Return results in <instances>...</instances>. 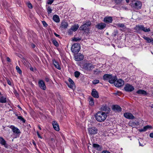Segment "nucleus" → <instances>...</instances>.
<instances>
[{
	"instance_id": "obj_25",
	"label": "nucleus",
	"mask_w": 153,
	"mask_h": 153,
	"mask_svg": "<svg viewBox=\"0 0 153 153\" xmlns=\"http://www.w3.org/2000/svg\"><path fill=\"white\" fill-rule=\"evenodd\" d=\"M143 38L146 40L148 43H152V44H153V38H150L146 36H143Z\"/></svg>"
},
{
	"instance_id": "obj_51",
	"label": "nucleus",
	"mask_w": 153,
	"mask_h": 153,
	"mask_svg": "<svg viewBox=\"0 0 153 153\" xmlns=\"http://www.w3.org/2000/svg\"><path fill=\"white\" fill-rule=\"evenodd\" d=\"M31 46L32 48H34L36 46L34 44L32 43L31 44Z\"/></svg>"
},
{
	"instance_id": "obj_8",
	"label": "nucleus",
	"mask_w": 153,
	"mask_h": 153,
	"mask_svg": "<svg viewBox=\"0 0 153 153\" xmlns=\"http://www.w3.org/2000/svg\"><path fill=\"white\" fill-rule=\"evenodd\" d=\"M114 84L117 87H121L124 85V82L121 79H117L114 82Z\"/></svg>"
},
{
	"instance_id": "obj_42",
	"label": "nucleus",
	"mask_w": 153,
	"mask_h": 153,
	"mask_svg": "<svg viewBox=\"0 0 153 153\" xmlns=\"http://www.w3.org/2000/svg\"><path fill=\"white\" fill-rule=\"evenodd\" d=\"M81 39L79 37H78V38L74 37L73 39L72 40L73 41L77 42V41L80 40Z\"/></svg>"
},
{
	"instance_id": "obj_54",
	"label": "nucleus",
	"mask_w": 153,
	"mask_h": 153,
	"mask_svg": "<svg viewBox=\"0 0 153 153\" xmlns=\"http://www.w3.org/2000/svg\"><path fill=\"white\" fill-rule=\"evenodd\" d=\"M54 35L57 37H59V36H60V35L57 34L56 33H54Z\"/></svg>"
},
{
	"instance_id": "obj_39",
	"label": "nucleus",
	"mask_w": 153,
	"mask_h": 153,
	"mask_svg": "<svg viewBox=\"0 0 153 153\" xmlns=\"http://www.w3.org/2000/svg\"><path fill=\"white\" fill-rule=\"evenodd\" d=\"M117 26L120 27H124L125 25L123 24L118 23L117 24Z\"/></svg>"
},
{
	"instance_id": "obj_24",
	"label": "nucleus",
	"mask_w": 153,
	"mask_h": 153,
	"mask_svg": "<svg viewBox=\"0 0 153 153\" xmlns=\"http://www.w3.org/2000/svg\"><path fill=\"white\" fill-rule=\"evenodd\" d=\"M152 128V127L151 126L147 125L145 126L143 128L139 129V131L140 132L145 131L148 129H151Z\"/></svg>"
},
{
	"instance_id": "obj_9",
	"label": "nucleus",
	"mask_w": 153,
	"mask_h": 153,
	"mask_svg": "<svg viewBox=\"0 0 153 153\" xmlns=\"http://www.w3.org/2000/svg\"><path fill=\"white\" fill-rule=\"evenodd\" d=\"M134 2V11L140 9L142 7L141 2L138 1H135V0Z\"/></svg>"
},
{
	"instance_id": "obj_64",
	"label": "nucleus",
	"mask_w": 153,
	"mask_h": 153,
	"mask_svg": "<svg viewBox=\"0 0 153 153\" xmlns=\"http://www.w3.org/2000/svg\"><path fill=\"white\" fill-rule=\"evenodd\" d=\"M33 143L34 145H36V143H34V142H33Z\"/></svg>"
},
{
	"instance_id": "obj_30",
	"label": "nucleus",
	"mask_w": 153,
	"mask_h": 153,
	"mask_svg": "<svg viewBox=\"0 0 153 153\" xmlns=\"http://www.w3.org/2000/svg\"><path fill=\"white\" fill-rule=\"evenodd\" d=\"M79 27V26L78 24H76L73 25L71 28L74 31H75L77 30Z\"/></svg>"
},
{
	"instance_id": "obj_7",
	"label": "nucleus",
	"mask_w": 153,
	"mask_h": 153,
	"mask_svg": "<svg viewBox=\"0 0 153 153\" xmlns=\"http://www.w3.org/2000/svg\"><path fill=\"white\" fill-rule=\"evenodd\" d=\"M88 133L90 135H94L96 134L98 130L95 127H93L88 128Z\"/></svg>"
},
{
	"instance_id": "obj_48",
	"label": "nucleus",
	"mask_w": 153,
	"mask_h": 153,
	"mask_svg": "<svg viewBox=\"0 0 153 153\" xmlns=\"http://www.w3.org/2000/svg\"><path fill=\"white\" fill-rule=\"evenodd\" d=\"M118 33V31L117 30L114 31L113 33V35L114 36H115Z\"/></svg>"
},
{
	"instance_id": "obj_21",
	"label": "nucleus",
	"mask_w": 153,
	"mask_h": 153,
	"mask_svg": "<svg viewBox=\"0 0 153 153\" xmlns=\"http://www.w3.org/2000/svg\"><path fill=\"white\" fill-rule=\"evenodd\" d=\"M91 95L94 98H98L99 97L98 93L95 89H93L91 92Z\"/></svg>"
},
{
	"instance_id": "obj_59",
	"label": "nucleus",
	"mask_w": 153,
	"mask_h": 153,
	"mask_svg": "<svg viewBox=\"0 0 153 153\" xmlns=\"http://www.w3.org/2000/svg\"><path fill=\"white\" fill-rule=\"evenodd\" d=\"M18 107L19 108H20L21 109H22L20 107V106L19 105H18Z\"/></svg>"
},
{
	"instance_id": "obj_61",
	"label": "nucleus",
	"mask_w": 153,
	"mask_h": 153,
	"mask_svg": "<svg viewBox=\"0 0 153 153\" xmlns=\"http://www.w3.org/2000/svg\"><path fill=\"white\" fill-rule=\"evenodd\" d=\"M33 68H30V70L32 71H33Z\"/></svg>"
},
{
	"instance_id": "obj_63",
	"label": "nucleus",
	"mask_w": 153,
	"mask_h": 153,
	"mask_svg": "<svg viewBox=\"0 0 153 153\" xmlns=\"http://www.w3.org/2000/svg\"><path fill=\"white\" fill-rule=\"evenodd\" d=\"M126 0L127 2H129V0Z\"/></svg>"
},
{
	"instance_id": "obj_56",
	"label": "nucleus",
	"mask_w": 153,
	"mask_h": 153,
	"mask_svg": "<svg viewBox=\"0 0 153 153\" xmlns=\"http://www.w3.org/2000/svg\"><path fill=\"white\" fill-rule=\"evenodd\" d=\"M37 134L39 138H42L41 137V136L40 134L38 132H37Z\"/></svg>"
},
{
	"instance_id": "obj_49",
	"label": "nucleus",
	"mask_w": 153,
	"mask_h": 153,
	"mask_svg": "<svg viewBox=\"0 0 153 153\" xmlns=\"http://www.w3.org/2000/svg\"><path fill=\"white\" fill-rule=\"evenodd\" d=\"M102 153H111L109 152L107 150H104L102 151Z\"/></svg>"
},
{
	"instance_id": "obj_38",
	"label": "nucleus",
	"mask_w": 153,
	"mask_h": 153,
	"mask_svg": "<svg viewBox=\"0 0 153 153\" xmlns=\"http://www.w3.org/2000/svg\"><path fill=\"white\" fill-rule=\"evenodd\" d=\"M47 12L48 14H50L52 13V10L51 8L50 7L48 6L47 9Z\"/></svg>"
},
{
	"instance_id": "obj_36",
	"label": "nucleus",
	"mask_w": 153,
	"mask_h": 153,
	"mask_svg": "<svg viewBox=\"0 0 153 153\" xmlns=\"http://www.w3.org/2000/svg\"><path fill=\"white\" fill-rule=\"evenodd\" d=\"M80 75V73L78 71H76L74 72V76H75L76 78L78 77Z\"/></svg>"
},
{
	"instance_id": "obj_29",
	"label": "nucleus",
	"mask_w": 153,
	"mask_h": 153,
	"mask_svg": "<svg viewBox=\"0 0 153 153\" xmlns=\"http://www.w3.org/2000/svg\"><path fill=\"white\" fill-rule=\"evenodd\" d=\"M0 143L2 145H4L5 147H6L7 145L6 141L2 137H0Z\"/></svg>"
},
{
	"instance_id": "obj_16",
	"label": "nucleus",
	"mask_w": 153,
	"mask_h": 153,
	"mask_svg": "<svg viewBox=\"0 0 153 153\" xmlns=\"http://www.w3.org/2000/svg\"><path fill=\"white\" fill-rule=\"evenodd\" d=\"M112 20V18L111 16H106L104 19V22L107 23H111Z\"/></svg>"
},
{
	"instance_id": "obj_60",
	"label": "nucleus",
	"mask_w": 153,
	"mask_h": 153,
	"mask_svg": "<svg viewBox=\"0 0 153 153\" xmlns=\"http://www.w3.org/2000/svg\"><path fill=\"white\" fill-rule=\"evenodd\" d=\"M38 127L40 130H41V128L39 126H38Z\"/></svg>"
},
{
	"instance_id": "obj_34",
	"label": "nucleus",
	"mask_w": 153,
	"mask_h": 153,
	"mask_svg": "<svg viewBox=\"0 0 153 153\" xmlns=\"http://www.w3.org/2000/svg\"><path fill=\"white\" fill-rule=\"evenodd\" d=\"M89 104L91 105H93L94 104V100L92 97H91L90 98Z\"/></svg>"
},
{
	"instance_id": "obj_53",
	"label": "nucleus",
	"mask_w": 153,
	"mask_h": 153,
	"mask_svg": "<svg viewBox=\"0 0 153 153\" xmlns=\"http://www.w3.org/2000/svg\"><path fill=\"white\" fill-rule=\"evenodd\" d=\"M149 136L153 138V133H151L150 134Z\"/></svg>"
},
{
	"instance_id": "obj_4",
	"label": "nucleus",
	"mask_w": 153,
	"mask_h": 153,
	"mask_svg": "<svg viewBox=\"0 0 153 153\" xmlns=\"http://www.w3.org/2000/svg\"><path fill=\"white\" fill-rule=\"evenodd\" d=\"M80 49V45L79 43H75L72 45L71 50L73 53L76 54L78 53Z\"/></svg>"
},
{
	"instance_id": "obj_12",
	"label": "nucleus",
	"mask_w": 153,
	"mask_h": 153,
	"mask_svg": "<svg viewBox=\"0 0 153 153\" xmlns=\"http://www.w3.org/2000/svg\"><path fill=\"white\" fill-rule=\"evenodd\" d=\"M38 84L39 87L43 90L46 89V86L44 82L42 80H40L38 82Z\"/></svg>"
},
{
	"instance_id": "obj_40",
	"label": "nucleus",
	"mask_w": 153,
	"mask_h": 153,
	"mask_svg": "<svg viewBox=\"0 0 153 153\" xmlns=\"http://www.w3.org/2000/svg\"><path fill=\"white\" fill-rule=\"evenodd\" d=\"M16 69L17 70V72H18L19 74H21L22 73V71L20 69L19 67L18 66H17L16 67Z\"/></svg>"
},
{
	"instance_id": "obj_18",
	"label": "nucleus",
	"mask_w": 153,
	"mask_h": 153,
	"mask_svg": "<svg viewBox=\"0 0 153 153\" xmlns=\"http://www.w3.org/2000/svg\"><path fill=\"white\" fill-rule=\"evenodd\" d=\"M52 125L53 128L56 131H59V126L56 121H53V122Z\"/></svg>"
},
{
	"instance_id": "obj_46",
	"label": "nucleus",
	"mask_w": 153,
	"mask_h": 153,
	"mask_svg": "<svg viewBox=\"0 0 153 153\" xmlns=\"http://www.w3.org/2000/svg\"><path fill=\"white\" fill-rule=\"evenodd\" d=\"M53 1L54 0H49L47 1V3L49 4H51L53 2Z\"/></svg>"
},
{
	"instance_id": "obj_28",
	"label": "nucleus",
	"mask_w": 153,
	"mask_h": 153,
	"mask_svg": "<svg viewBox=\"0 0 153 153\" xmlns=\"http://www.w3.org/2000/svg\"><path fill=\"white\" fill-rule=\"evenodd\" d=\"M137 93L139 94H142L144 96L147 95V93L145 91L143 90H139L137 91Z\"/></svg>"
},
{
	"instance_id": "obj_26",
	"label": "nucleus",
	"mask_w": 153,
	"mask_h": 153,
	"mask_svg": "<svg viewBox=\"0 0 153 153\" xmlns=\"http://www.w3.org/2000/svg\"><path fill=\"white\" fill-rule=\"evenodd\" d=\"M117 80V78L116 77L112 76L111 75V78H110V79H109L108 82L110 83H114V82Z\"/></svg>"
},
{
	"instance_id": "obj_45",
	"label": "nucleus",
	"mask_w": 153,
	"mask_h": 153,
	"mask_svg": "<svg viewBox=\"0 0 153 153\" xmlns=\"http://www.w3.org/2000/svg\"><path fill=\"white\" fill-rule=\"evenodd\" d=\"M27 5L28 7L29 8L31 9L33 8L32 5L30 3V2L28 3L27 4Z\"/></svg>"
},
{
	"instance_id": "obj_23",
	"label": "nucleus",
	"mask_w": 153,
	"mask_h": 153,
	"mask_svg": "<svg viewBox=\"0 0 153 153\" xmlns=\"http://www.w3.org/2000/svg\"><path fill=\"white\" fill-rule=\"evenodd\" d=\"M68 81L69 83L68 84V87L71 88H73L74 85L73 81L70 78H69Z\"/></svg>"
},
{
	"instance_id": "obj_20",
	"label": "nucleus",
	"mask_w": 153,
	"mask_h": 153,
	"mask_svg": "<svg viewBox=\"0 0 153 153\" xmlns=\"http://www.w3.org/2000/svg\"><path fill=\"white\" fill-rule=\"evenodd\" d=\"M68 26V23L65 21H62L60 27L62 29H66Z\"/></svg>"
},
{
	"instance_id": "obj_19",
	"label": "nucleus",
	"mask_w": 153,
	"mask_h": 153,
	"mask_svg": "<svg viewBox=\"0 0 153 153\" xmlns=\"http://www.w3.org/2000/svg\"><path fill=\"white\" fill-rule=\"evenodd\" d=\"M124 116L125 118L130 119H133L134 117V116L132 114L128 112L124 113Z\"/></svg>"
},
{
	"instance_id": "obj_33",
	"label": "nucleus",
	"mask_w": 153,
	"mask_h": 153,
	"mask_svg": "<svg viewBox=\"0 0 153 153\" xmlns=\"http://www.w3.org/2000/svg\"><path fill=\"white\" fill-rule=\"evenodd\" d=\"M52 42L53 45L56 47L59 46V44L57 42L55 39L52 40Z\"/></svg>"
},
{
	"instance_id": "obj_22",
	"label": "nucleus",
	"mask_w": 153,
	"mask_h": 153,
	"mask_svg": "<svg viewBox=\"0 0 153 153\" xmlns=\"http://www.w3.org/2000/svg\"><path fill=\"white\" fill-rule=\"evenodd\" d=\"M93 147L99 151L102 150L103 149L102 146H100L98 144L96 143L93 144Z\"/></svg>"
},
{
	"instance_id": "obj_10",
	"label": "nucleus",
	"mask_w": 153,
	"mask_h": 153,
	"mask_svg": "<svg viewBox=\"0 0 153 153\" xmlns=\"http://www.w3.org/2000/svg\"><path fill=\"white\" fill-rule=\"evenodd\" d=\"M124 89L126 91L131 92L133 90L134 88L132 85L129 84H127L125 85Z\"/></svg>"
},
{
	"instance_id": "obj_35",
	"label": "nucleus",
	"mask_w": 153,
	"mask_h": 153,
	"mask_svg": "<svg viewBox=\"0 0 153 153\" xmlns=\"http://www.w3.org/2000/svg\"><path fill=\"white\" fill-rule=\"evenodd\" d=\"M17 118H18V119L20 120L21 121H22L23 123H25V120L23 118V117H22L21 116H18Z\"/></svg>"
},
{
	"instance_id": "obj_43",
	"label": "nucleus",
	"mask_w": 153,
	"mask_h": 153,
	"mask_svg": "<svg viewBox=\"0 0 153 153\" xmlns=\"http://www.w3.org/2000/svg\"><path fill=\"white\" fill-rule=\"evenodd\" d=\"M13 92L14 94H15V96L16 97H19V94L18 93V92H17V91H16V90H14L13 91Z\"/></svg>"
},
{
	"instance_id": "obj_52",
	"label": "nucleus",
	"mask_w": 153,
	"mask_h": 153,
	"mask_svg": "<svg viewBox=\"0 0 153 153\" xmlns=\"http://www.w3.org/2000/svg\"><path fill=\"white\" fill-rule=\"evenodd\" d=\"M49 79L47 77H46L45 78V81L46 82H49Z\"/></svg>"
},
{
	"instance_id": "obj_17",
	"label": "nucleus",
	"mask_w": 153,
	"mask_h": 153,
	"mask_svg": "<svg viewBox=\"0 0 153 153\" xmlns=\"http://www.w3.org/2000/svg\"><path fill=\"white\" fill-rule=\"evenodd\" d=\"M10 128L12 129V131L14 133L17 134L20 133L21 132L19 130L17 127H15L14 126H11Z\"/></svg>"
},
{
	"instance_id": "obj_44",
	"label": "nucleus",
	"mask_w": 153,
	"mask_h": 153,
	"mask_svg": "<svg viewBox=\"0 0 153 153\" xmlns=\"http://www.w3.org/2000/svg\"><path fill=\"white\" fill-rule=\"evenodd\" d=\"M74 31L72 30L71 28L70 29H69L68 30V34L71 35L73 33V31Z\"/></svg>"
},
{
	"instance_id": "obj_11",
	"label": "nucleus",
	"mask_w": 153,
	"mask_h": 153,
	"mask_svg": "<svg viewBox=\"0 0 153 153\" xmlns=\"http://www.w3.org/2000/svg\"><path fill=\"white\" fill-rule=\"evenodd\" d=\"M112 109L113 111L116 112H119L121 111V108L120 106L115 105L112 106Z\"/></svg>"
},
{
	"instance_id": "obj_50",
	"label": "nucleus",
	"mask_w": 153,
	"mask_h": 153,
	"mask_svg": "<svg viewBox=\"0 0 153 153\" xmlns=\"http://www.w3.org/2000/svg\"><path fill=\"white\" fill-rule=\"evenodd\" d=\"M7 81L8 84L10 85H11V82L10 81V80L9 79H7Z\"/></svg>"
},
{
	"instance_id": "obj_32",
	"label": "nucleus",
	"mask_w": 153,
	"mask_h": 153,
	"mask_svg": "<svg viewBox=\"0 0 153 153\" xmlns=\"http://www.w3.org/2000/svg\"><path fill=\"white\" fill-rule=\"evenodd\" d=\"M53 64L55 67L59 70H60L61 68L58 63L56 62V60H54L53 61Z\"/></svg>"
},
{
	"instance_id": "obj_15",
	"label": "nucleus",
	"mask_w": 153,
	"mask_h": 153,
	"mask_svg": "<svg viewBox=\"0 0 153 153\" xmlns=\"http://www.w3.org/2000/svg\"><path fill=\"white\" fill-rule=\"evenodd\" d=\"M106 26L105 24L101 22L98 24L96 25V27L99 29L102 30Z\"/></svg>"
},
{
	"instance_id": "obj_55",
	"label": "nucleus",
	"mask_w": 153,
	"mask_h": 153,
	"mask_svg": "<svg viewBox=\"0 0 153 153\" xmlns=\"http://www.w3.org/2000/svg\"><path fill=\"white\" fill-rule=\"evenodd\" d=\"M7 60L8 62H10V59L9 57H7Z\"/></svg>"
},
{
	"instance_id": "obj_41",
	"label": "nucleus",
	"mask_w": 153,
	"mask_h": 153,
	"mask_svg": "<svg viewBox=\"0 0 153 153\" xmlns=\"http://www.w3.org/2000/svg\"><path fill=\"white\" fill-rule=\"evenodd\" d=\"M99 80L98 79H95L92 81V83L93 84L95 85L99 83Z\"/></svg>"
},
{
	"instance_id": "obj_2",
	"label": "nucleus",
	"mask_w": 153,
	"mask_h": 153,
	"mask_svg": "<svg viewBox=\"0 0 153 153\" xmlns=\"http://www.w3.org/2000/svg\"><path fill=\"white\" fill-rule=\"evenodd\" d=\"M91 25V22L89 20H86L83 22V24L80 27L79 29L80 30L85 32L88 31L89 30L88 27L90 26Z\"/></svg>"
},
{
	"instance_id": "obj_62",
	"label": "nucleus",
	"mask_w": 153,
	"mask_h": 153,
	"mask_svg": "<svg viewBox=\"0 0 153 153\" xmlns=\"http://www.w3.org/2000/svg\"><path fill=\"white\" fill-rule=\"evenodd\" d=\"M51 140H52V141H53V140H54V139L53 138H51Z\"/></svg>"
},
{
	"instance_id": "obj_13",
	"label": "nucleus",
	"mask_w": 153,
	"mask_h": 153,
	"mask_svg": "<svg viewBox=\"0 0 153 153\" xmlns=\"http://www.w3.org/2000/svg\"><path fill=\"white\" fill-rule=\"evenodd\" d=\"M75 60L76 61H80L84 59V56L80 53L78 54L74 57Z\"/></svg>"
},
{
	"instance_id": "obj_57",
	"label": "nucleus",
	"mask_w": 153,
	"mask_h": 153,
	"mask_svg": "<svg viewBox=\"0 0 153 153\" xmlns=\"http://www.w3.org/2000/svg\"><path fill=\"white\" fill-rule=\"evenodd\" d=\"M129 126H132L133 125H132V123L131 122H129Z\"/></svg>"
},
{
	"instance_id": "obj_6",
	"label": "nucleus",
	"mask_w": 153,
	"mask_h": 153,
	"mask_svg": "<svg viewBox=\"0 0 153 153\" xmlns=\"http://www.w3.org/2000/svg\"><path fill=\"white\" fill-rule=\"evenodd\" d=\"M84 67L86 70L91 71L94 68V66L91 63H87L84 64Z\"/></svg>"
},
{
	"instance_id": "obj_1",
	"label": "nucleus",
	"mask_w": 153,
	"mask_h": 153,
	"mask_svg": "<svg viewBox=\"0 0 153 153\" xmlns=\"http://www.w3.org/2000/svg\"><path fill=\"white\" fill-rule=\"evenodd\" d=\"M107 117V114L102 111L98 112L95 115L96 120L99 122L104 121Z\"/></svg>"
},
{
	"instance_id": "obj_47",
	"label": "nucleus",
	"mask_w": 153,
	"mask_h": 153,
	"mask_svg": "<svg viewBox=\"0 0 153 153\" xmlns=\"http://www.w3.org/2000/svg\"><path fill=\"white\" fill-rule=\"evenodd\" d=\"M42 23L44 26L47 27L48 26V25L47 24L46 22L44 21H42Z\"/></svg>"
},
{
	"instance_id": "obj_14",
	"label": "nucleus",
	"mask_w": 153,
	"mask_h": 153,
	"mask_svg": "<svg viewBox=\"0 0 153 153\" xmlns=\"http://www.w3.org/2000/svg\"><path fill=\"white\" fill-rule=\"evenodd\" d=\"M110 108L107 106L106 105H103L101 108V111H104L105 112V113H108L109 111Z\"/></svg>"
},
{
	"instance_id": "obj_5",
	"label": "nucleus",
	"mask_w": 153,
	"mask_h": 153,
	"mask_svg": "<svg viewBox=\"0 0 153 153\" xmlns=\"http://www.w3.org/2000/svg\"><path fill=\"white\" fill-rule=\"evenodd\" d=\"M134 29H135L137 31L138 30H141L145 32H149L150 31V29L149 28H147L145 27L142 25H136L134 27Z\"/></svg>"
},
{
	"instance_id": "obj_3",
	"label": "nucleus",
	"mask_w": 153,
	"mask_h": 153,
	"mask_svg": "<svg viewBox=\"0 0 153 153\" xmlns=\"http://www.w3.org/2000/svg\"><path fill=\"white\" fill-rule=\"evenodd\" d=\"M138 114H135V117H134V125L137 126V127H140L143 125V120L139 117Z\"/></svg>"
},
{
	"instance_id": "obj_27",
	"label": "nucleus",
	"mask_w": 153,
	"mask_h": 153,
	"mask_svg": "<svg viewBox=\"0 0 153 153\" xmlns=\"http://www.w3.org/2000/svg\"><path fill=\"white\" fill-rule=\"evenodd\" d=\"M111 74H105L103 76V79L105 80H108L110 78H111Z\"/></svg>"
},
{
	"instance_id": "obj_31",
	"label": "nucleus",
	"mask_w": 153,
	"mask_h": 153,
	"mask_svg": "<svg viewBox=\"0 0 153 153\" xmlns=\"http://www.w3.org/2000/svg\"><path fill=\"white\" fill-rule=\"evenodd\" d=\"M53 20L56 22H59L60 21V19L59 16L56 15H54L53 17Z\"/></svg>"
},
{
	"instance_id": "obj_37",
	"label": "nucleus",
	"mask_w": 153,
	"mask_h": 153,
	"mask_svg": "<svg viewBox=\"0 0 153 153\" xmlns=\"http://www.w3.org/2000/svg\"><path fill=\"white\" fill-rule=\"evenodd\" d=\"M116 4H121L123 0H113Z\"/></svg>"
},
{
	"instance_id": "obj_58",
	"label": "nucleus",
	"mask_w": 153,
	"mask_h": 153,
	"mask_svg": "<svg viewBox=\"0 0 153 153\" xmlns=\"http://www.w3.org/2000/svg\"><path fill=\"white\" fill-rule=\"evenodd\" d=\"M139 145L141 146H143L144 145L143 144H141L140 142H139Z\"/></svg>"
}]
</instances>
